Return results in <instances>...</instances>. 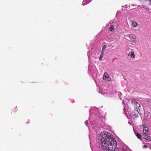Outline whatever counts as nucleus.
<instances>
[{"label": "nucleus", "instance_id": "nucleus-5", "mask_svg": "<svg viewBox=\"0 0 151 151\" xmlns=\"http://www.w3.org/2000/svg\"><path fill=\"white\" fill-rule=\"evenodd\" d=\"M143 134L145 135L146 134H148V128L146 127H145L143 129Z\"/></svg>", "mask_w": 151, "mask_h": 151}, {"label": "nucleus", "instance_id": "nucleus-17", "mask_svg": "<svg viewBox=\"0 0 151 151\" xmlns=\"http://www.w3.org/2000/svg\"><path fill=\"white\" fill-rule=\"evenodd\" d=\"M86 1H83V3H84V2H86Z\"/></svg>", "mask_w": 151, "mask_h": 151}, {"label": "nucleus", "instance_id": "nucleus-6", "mask_svg": "<svg viewBox=\"0 0 151 151\" xmlns=\"http://www.w3.org/2000/svg\"><path fill=\"white\" fill-rule=\"evenodd\" d=\"M128 56L129 57H131L132 58H134L135 55L134 54V52L132 51L129 52V54H128Z\"/></svg>", "mask_w": 151, "mask_h": 151}, {"label": "nucleus", "instance_id": "nucleus-8", "mask_svg": "<svg viewBox=\"0 0 151 151\" xmlns=\"http://www.w3.org/2000/svg\"><path fill=\"white\" fill-rule=\"evenodd\" d=\"M132 25L133 26V27H135L137 26V23L136 22L133 21L132 22Z\"/></svg>", "mask_w": 151, "mask_h": 151}, {"label": "nucleus", "instance_id": "nucleus-1", "mask_svg": "<svg viewBox=\"0 0 151 151\" xmlns=\"http://www.w3.org/2000/svg\"><path fill=\"white\" fill-rule=\"evenodd\" d=\"M111 134L106 131L101 132L98 138L99 143L101 145L104 151H115L117 146L116 141L111 137Z\"/></svg>", "mask_w": 151, "mask_h": 151}, {"label": "nucleus", "instance_id": "nucleus-15", "mask_svg": "<svg viewBox=\"0 0 151 151\" xmlns=\"http://www.w3.org/2000/svg\"><path fill=\"white\" fill-rule=\"evenodd\" d=\"M144 147L145 148H147V145H144Z\"/></svg>", "mask_w": 151, "mask_h": 151}, {"label": "nucleus", "instance_id": "nucleus-10", "mask_svg": "<svg viewBox=\"0 0 151 151\" xmlns=\"http://www.w3.org/2000/svg\"><path fill=\"white\" fill-rule=\"evenodd\" d=\"M106 45H104L103 46V47H102L101 52H103L104 53V52L106 48Z\"/></svg>", "mask_w": 151, "mask_h": 151}, {"label": "nucleus", "instance_id": "nucleus-9", "mask_svg": "<svg viewBox=\"0 0 151 151\" xmlns=\"http://www.w3.org/2000/svg\"><path fill=\"white\" fill-rule=\"evenodd\" d=\"M108 77H109V76H108L107 73H105L103 77L104 79H106V78H107Z\"/></svg>", "mask_w": 151, "mask_h": 151}, {"label": "nucleus", "instance_id": "nucleus-13", "mask_svg": "<svg viewBox=\"0 0 151 151\" xmlns=\"http://www.w3.org/2000/svg\"><path fill=\"white\" fill-rule=\"evenodd\" d=\"M104 80H106L108 81H111V79L109 77H108L107 78H106V79H104Z\"/></svg>", "mask_w": 151, "mask_h": 151}, {"label": "nucleus", "instance_id": "nucleus-11", "mask_svg": "<svg viewBox=\"0 0 151 151\" xmlns=\"http://www.w3.org/2000/svg\"><path fill=\"white\" fill-rule=\"evenodd\" d=\"M136 136L138 139H140L141 138V134L139 133H137L136 134Z\"/></svg>", "mask_w": 151, "mask_h": 151}, {"label": "nucleus", "instance_id": "nucleus-16", "mask_svg": "<svg viewBox=\"0 0 151 151\" xmlns=\"http://www.w3.org/2000/svg\"><path fill=\"white\" fill-rule=\"evenodd\" d=\"M136 102L134 100H132V103H133V102L134 103H135Z\"/></svg>", "mask_w": 151, "mask_h": 151}, {"label": "nucleus", "instance_id": "nucleus-4", "mask_svg": "<svg viewBox=\"0 0 151 151\" xmlns=\"http://www.w3.org/2000/svg\"><path fill=\"white\" fill-rule=\"evenodd\" d=\"M130 115L131 117L133 118H137L138 116L137 115L135 112H132L130 114Z\"/></svg>", "mask_w": 151, "mask_h": 151}, {"label": "nucleus", "instance_id": "nucleus-14", "mask_svg": "<svg viewBox=\"0 0 151 151\" xmlns=\"http://www.w3.org/2000/svg\"><path fill=\"white\" fill-rule=\"evenodd\" d=\"M135 104H136V106L137 107H139L140 106V104H139V103H138L137 102H136L135 103Z\"/></svg>", "mask_w": 151, "mask_h": 151}, {"label": "nucleus", "instance_id": "nucleus-7", "mask_svg": "<svg viewBox=\"0 0 151 151\" xmlns=\"http://www.w3.org/2000/svg\"><path fill=\"white\" fill-rule=\"evenodd\" d=\"M114 29V25H111L110 26V28H109V31H110L111 32H112L113 30Z\"/></svg>", "mask_w": 151, "mask_h": 151}, {"label": "nucleus", "instance_id": "nucleus-3", "mask_svg": "<svg viewBox=\"0 0 151 151\" xmlns=\"http://www.w3.org/2000/svg\"><path fill=\"white\" fill-rule=\"evenodd\" d=\"M130 39L134 41L136 39V37L135 35L133 34H130L129 36Z\"/></svg>", "mask_w": 151, "mask_h": 151}, {"label": "nucleus", "instance_id": "nucleus-2", "mask_svg": "<svg viewBox=\"0 0 151 151\" xmlns=\"http://www.w3.org/2000/svg\"><path fill=\"white\" fill-rule=\"evenodd\" d=\"M143 137L144 139L147 140H151V137L147 135V134H143Z\"/></svg>", "mask_w": 151, "mask_h": 151}, {"label": "nucleus", "instance_id": "nucleus-12", "mask_svg": "<svg viewBox=\"0 0 151 151\" xmlns=\"http://www.w3.org/2000/svg\"><path fill=\"white\" fill-rule=\"evenodd\" d=\"M104 52H101V54L100 57V58H99V60H101L102 58H103V56H104Z\"/></svg>", "mask_w": 151, "mask_h": 151}]
</instances>
